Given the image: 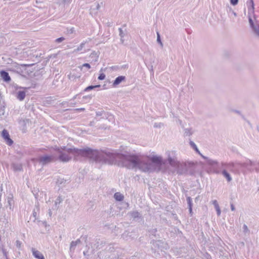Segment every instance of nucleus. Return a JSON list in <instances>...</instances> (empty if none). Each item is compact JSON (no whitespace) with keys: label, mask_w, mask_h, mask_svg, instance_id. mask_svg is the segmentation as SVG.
<instances>
[{"label":"nucleus","mask_w":259,"mask_h":259,"mask_svg":"<svg viewBox=\"0 0 259 259\" xmlns=\"http://www.w3.org/2000/svg\"><path fill=\"white\" fill-rule=\"evenodd\" d=\"M64 151L72 154L75 157L81 156L89 159L91 161L103 164L111 163L113 161V157L109 149L101 151L93 149L89 147L82 149L76 148H67L66 146L60 147Z\"/></svg>","instance_id":"1"},{"label":"nucleus","mask_w":259,"mask_h":259,"mask_svg":"<svg viewBox=\"0 0 259 259\" xmlns=\"http://www.w3.org/2000/svg\"><path fill=\"white\" fill-rule=\"evenodd\" d=\"M109 151L113 155V161L111 163H107L108 164L112 165L117 162L120 167L130 169L139 168L143 171L148 172V163L141 161L137 155L134 154H123L111 149H109Z\"/></svg>","instance_id":"2"},{"label":"nucleus","mask_w":259,"mask_h":259,"mask_svg":"<svg viewBox=\"0 0 259 259\" xmlns=\"http://www.w3.org/2000/svg\"><path fill=\"white\" fill-rule=\"evenodd\" d=\"M30 65L14 63L11 65L9 70L16 72L23 77H26L29 74L27 68Z\"/></svg>","instance_id":"3"},{"label":"nucleus","mask_w":259,"mask_h":259,"mask_svg":"<svg viewBox=\"0 0 259 259\" xmlns=\"http://www.w3.org/2000/svg\"><path fill=\"white\" fill-rule=\"evenodd\" d=\"M57 160V156L54 154H45L38 157L37 162L42 166L48 164Z\"/></svg>","instance_id":"4"},{"label":"nucleus","mask_w":259,"mask_h":259,"mask_svg":"<svg viewBox=\"0 0 259 259\" xmlns=\"http://www.w3.org/2000/svg\"><path fill=\"white\" fill-rule=\"evenodd\" d=\"M223 167H247L249 165H255V163L251 161L250 160H247L245 162H231L229 163H222Z\"/></svg>","instance_id":"5"},{"label":"nucleus","mask_w":259,"mask_h":259,"mask_svg":"<svg viewBox=\"0 0 259 259\" xmlns=\"http://www.w3.org/2000/svg\"><path fill=\"white\" fill-rule=\"evenodd\" d=\"M248 22L252 33L255 36L259 38V21L257 20L256 16L255 18L249 16Z\"/></svg>","instance_id":"6"},{"label":"nucleus","mask_w":259,"mask_h":259,"mask_svg":"<svg viewBox=\"0 0 259 259\" xmlns=\"http://www.w3.org/2000/svg\"><path fill=\"white\" fill-rule=\"evenodd\" d=\"M54 149L57 153L59 154V155L57 157V160H59L60 161L67 162L71 159V157L64 152L60 147L55 146Z\"/></svg>","instance_id":"7"},{"label":"nucleus","mask_w":259,"mask_h":259,"mask_svg":"<svg viewBox=\"0 0 259 259\" xmlns=\"http://www.w3.org/2000/svg\"><path fill=\"white\" fill-rule=\"evenodd\" d=\"M168 164L172 167H175L179 162L178 160L177 155L175 151H168L166 152Z\"/></svg>","instance_id":"8"},{"label":"nucleus","mask_w":259,"mask_h":259,"mask_svg":"<svg viewBox=\"0 0 259 259\" xmlns=\"http://www.w3.org/2000/svg\"><path fill=\"white\" fill-rule=\"evenodd\" d=\"M187 164L186 163H182L180 161L177 164V166L174 167L177 173L179 175H186L187 172Z\"/></svg>","instance_id":"9"},{"label":"nucleus","mask_w":259,"mask_h":259,"mask_svg":"<svg viewBox=\"0 0 259 259\" xmlns=\"http://www.w3.org/2000/svg\"><path fill=\"white\" fill-rule=\"evenodd\" d=\"M150 161L154 164L157 167L161 169V166L165 164L161 156L153 155L150 158Z\"/></svg>","instance_id":"10"},{"label":"nucleus","mask_w":259,"mask_h":259,"mask_svg":"<svg viewBox=\"0 0 259 259\" xmlns=\"http://www.w3.org/2000/svg\"><path fill=\"white\" fill-rule=\"evenodd\" d=\"M151 244L156 248L160 249L161 250L163 249H166L168 248V245L164 242L160 240H152L151 242Z\"/></svg>","instance_id":"11"},{"label":"nucleus","mask_w":259,"mask_h":259,"mask_svg":"<svg viewBox=\"0 0 259 259\" xmlns=\"http://www.w3.org/2000/svg\"><path fill=\"white\" fill-rule=\"evenodd\" d=\"M249 4L250 6H248V18L250 16L251 18H255L256 16L254 14V4L253 0H249Z\"/></svg>","instance_id":"12"},{"label":"nucleus","mask_w":259,"mask_h":259,"mask_svg":"<svg viewBox=\"0 0 259 259\" xmlns=\"http://www.w3.org/2000/svg\"><path fill=\"white\" fill-rule=\"evenodd\" d=\"M2 136L8 145L11 146L13 144V141L10 138L7 130L4 129L2 131Z\"/></svg>","instance_id":"13"},{"label":"nucleus","mask_w":259,"mask_h":259,"mask_svg":"<svg viewBox=\"0 0 259 259\" xmlns=\"http://www.w3.org/2000/svg\"><path fill=\"white\" fill-rule=\"evenodd\" d=\"M100 53L99 52L93 51L89 56L90 60L91 63L94 64H96L97 62L98 61L99 59V55Z\"/></svg>","instance_id":"14"},{"label":"nucleus","mask_w":259,"mask_h":259,"mask_svg":"<svg viewBox=\"0 0 259 259\" xmlns=\"http://www.w3.org/2000/svg\"><path fill=\"white\" fill-rule=\"evenodd\" d=\"M195 174V164L193 162H188L187 164V172L186 175L194 176Z\"/></svg>","instance_id":"15"},{"label":"nucleus","mask_w":259,"mask_h":259,"mask_svg":"<svg viewBox=\"0 0 259 259\" xmlns=\"http://www.w3.org/2000/svg\"><path fill=\"white\" fill-rule=\"evenodd\" d=\"M0 75L2 78L5 82H9L11 81V77L8 72L5 70H1L0 71Z\"/></svg>","instance_id":"16"},{"label":"nucleus","mask_w":259,"mask_h":259,"mask_svg":"<svg viewBox=\"0 0 259 259\" xmlns=\"http://www.w3.org/2000/svg\"><path fill=\"white\" fill-rule=\"evenodd\" d=\"M128 214L134 220H137L139 219H142L143 218L142 214L137 210L131 211Z\"/></svg>","instance_id":"17"},{"label":"nucleus","mask_w":259,"mask_h":259,"mask_svg":"<svg viewBox=\"0 0 259 259\" xmlns=\"http://www.w3.org/2000/svg\"><path fill=\"white\" fill-rule=\"evenodd\" d=\"M126 80V77L125 76H119L117 77L113 81L112 83V86L114 87H116L118 84H119L122 81H124Z\"/></svg>","instance_id":"18"},{"label":"nucleus","mask_w":259,"mask_h":259,"mask_svg":"<svg viewBox=\"0 0 259 259\" xmlns=\"http://www.w3.org/2000/svg\"><path fill=\"white\" fill-rule=\"evenodd\" d=\"M148 172H153L156 171L159 172L160 171V169L157 167L154 164H153L152 162L148 163Z\"/></svg>","instance_id":"19"},{"label":"nucleus","mask_w":259,"mask_h":259,"mask_svg":"<svg viewBox=\"0 0 259 259\" xmlns=\"http://www.w3.org/2000/svg\"><path fill=\"white\" fill-rule=\"evenodd\" d=\"M100 120H98L97 118H95V119L93 121H92L90 122L89 125L90 126H95L97 127L98 128H101V129H106L107 128V126L104 124L103 125H99L98 124V121Z\"/></svg>","instance_id":"20"},{"label":"nucleus","mask_w":259,"mask_h":259,"mask_svg":"<svg viewBox=\"0 0 259 259\" xmlns=\"http://www.w3.org/2000/svg\"><path fill=\"white\" fill-rule=\"evenodd\" d=\"M12 168L15 171H20L22 170V164L18 163H13L12 164Z\"/></svg>","instance_id":"21"},{"label":"nucleus","mask_w":259,"mask_h":259,"mask_svg":"<svg viewBox=\"0 0 259 259\" xmlns=\"http://www.w3.org/2000/svg\"><path fill=\"white\" fill-rule=\"evenodd\" d=\"M17 94V98L20 101H23L26 96V93L24 91H19Z\"/></svg>","instance_id":"22"},{"label":"nucleus","mask_w":259,"mask_h":259,"mask_svg":"<svg viewBox=\"0 0 259 259\" xmlns=\"http://www.w3.org/2000/svg\"><path fill=\"white\" fill-rule=\"evenodd\" d=\"M114 198L116 201H121L124 199L123 195L119 192H116L114 195Z\"/></svg>","instance_id":"23"},{"label":"nucleus","mask_w":259,"mask_h":259,"mask_svg":"<svg viewBox=\"0 0 259 259\" xmlns=\"http://www.w3.org/2000/svg\"><path fill=\"white\" fill-rule=\"evenodd\" d=\"M31 250L33 256L36 258L39 259V257H40V256H42V255H43L40 252L35 250L33 248L31 249Z\"/></svg>","instance_id":"24"},{"label":"nucleus","mask_w":259,"mask_h":259,"mask_svg":"<svg viewBox=\"0 0 259 259\" xmlns=\"http://www.w3.org/2000/svg\"><path fill=\"white\" fill-rule=\"evenodd\" d=\"M222 175L224 176V177L226 178L228 182H231L232 180V177H231L230 175L229 172H227V171L225 169H224L222 171Z\"/></svg>","instance_id":"25"},{"label":"nucleus","mask_w":259,"mask_h":259,"mask_svg":"<svg viewBox=\"0 0 259 259\" xmlns=\"http://www.w3.org/2000/svg\"><path fill=\"white\" fill-rule=\"evenodd\" d=\"M253 162L255 163V165H249L247 167H246V168H247V169L248 170H249L250 172H252V171H253V169L251 168V166H255V165H257L258 166V167H255L254 169H255L256 172H259V161L258 162L253 161Z\"/></svg>","instance_id":"26"},{"label":"nucleus","mask_w":259,"mask_h":259,"mask_svg":"<svg viewBox=\"0 0 259 259\" xmlns=\"http://www.w3.org/2000/svg\"><path fill=\"white\" fill-rule=\"evenodd\" d=\"M100 87H101V85L100 84L95 85H89L84 89L83 92H88V91L92 90L94 89L100 88Z\"/></svg>","instance_id":"27"},{"label":"nucleus","mask_w":259,"mask_h":259,"mask_svg":"<svg viewBox=\"0 0 259 259\" xmlns=\"http://www.w3.org/2000/svg\"><path fill=\"white\" fill-rule=\"evenodd\" d=\"M8 203L9 205V208L10 209H12V202H13V195H10L9 196H8Z\"/></svg>","instance_id":"28"},{"label":"nucleus","mask_w":259,"mask_h":259,"mask_svg":"<svg viewBox=\"0 0 259 259\" xmlns=\"http://www.w3.org/2000/svg\"><path fill=\"white\" fill-rule=\"evenodd\" d=\"M206 162L208 164L210 165H215L218 164V163L217 161L211 159L209 158H208Z\"/></svg>","instance_id":"29"},{"label":"nucleus","mask_w":259,"mask_h":259,"mask_svg":"<svg viewBox=\"0 0 259 259\" xmlns=\"http://www.w3.org/2000/svg\"><path fill=\"white\" fill-rule=\"evenodd\" d=\"M77 244L75 241H72L70 245V251L73 252Z\"/></svg>","instance_id":"30"},{"label":"nucleus","mask_w":259,"mask_h":259,"mask_svg":"<svg viewBox=\"0 0 259 259\" xmlns=\"http://www.w3.org/2000/svg\"><path fill=\"white\" fill-rule=\"evenodd\" d=\"M193 133L191 132V128H185L184 130L185 136H190L192 135Z\"/></svg>","instance_id":"31"},{"label":"nucleus","mask_w":259,"mask_h":259,"mask_svg":"<svg viewBox=\"0 0 259 259\" xmlns=\"http://www.w3.org/2000/svg\"><path fill=\"white\" fill-rule=\"evenodd\" d=\"M157 230L156 228L154 229H150L148 230V232L150 234V235L153 236L154 237H156V233L157 232Z\"/></svg>","instance_id":"32"},{"label":"nucleus","mask_w":259,"mask_h":259,"mask_svg":"<svg viewBox=\"0 0 259 259\" xmlns=\"http://www.w3.org/2000/svg\"><path fill=\"white\" fill-rule=\"evenodd\" d=\"M62 201V199L61 198V196H59L57 199H56V200L55 201V208L56 209H58L59 206H57V205L58 204H60Z\"/></svg>","instance_id":"33"},{"label":"nucleus","mask_w":259,"mask_h":259,"mask_svg":"<svg viewBox=\"0 0 259 259\" xmlns=\"http://www.w3.org/2000/svg\"><path fill=\"white\" fill-rule=\"evenodd\" d=\"M190 145L197 153H199L200 151L194 142L190 141Z\"/></svg>","instance_id":"34"},{"label":"nucleus","mask_w":259,"mask_h":259,"mask_svg":"<svg viewBox=\"0 0 259 259\" xmlns=\"http://www.w3.org/2000/svg\"><path fill=\"white\" fill-rule=\"evenodd\" d=\"M186 200H187V203L188 205V208L192 207L193 204H192V199H191V197H190V196L187 197Z\"/></svg>","instance_id":"35"},{"label":"nucleus","mask_w":259,"mask_h":259,"mask_svg":"<svg viewBox=\"0 0 259 259\" xmlns=\"http://www.w3.org/2000/svg\"><path fill=\"white\" fill-rule=\"evenodd\" d=\"M157 41L160 45L161 48H163V43L161 41L160 36L158 32H157Z\"/></svg>","instance_id":"36"},{"label":"nucleus","mask_w":259,"mask_h":259,"mask_svg":"<svg viewBox=\"0 0 259 259\" xmlns=\"http://www.w3.org/2000/svg\"><path fill=\"white\" fill-rule=\"evenodd\" d=\"M231 111L238 114V115H240L243 119H245L244 116L241 114V112L239 110L236 109H231Z\"/></svg>","instance_id":"37"},{"label":"nucleus","mask_w":259,"mask_h":259,"mask_svg":"<svg viewBox=\"0 0 259 259\" xmlns=\"http://www.w3.org/2000/svg\"><path fill=\"white\" fill-rule=\"evenodd\" d=\"M85 42H82L80 44V45L77 47V48L75 50V51L79 52L81 51L83 48L84 47Z\"/></svg>","instance_id":"38"},{"label":"nucleus","mask_w":259,"mask_h":259,"mask_svg":"<svg viewBox=\"0 0 259 259\" xmlns=\"http://www.w3.org/2000/svg\"><path fill=\"white\" fill-rule=\"evenodd\" d=\"M119 30V35L121 37V41H122V42H123V40L122 39V38L124 37V34H123V31L122 30V29L121 28H119L118 29Z\"/></svg>","instance_id":"39"},{"label":"nucleus","mask_w":259,"mask_h":259,"mask_svg":"<svg viewBox=\"0 0 259 259\" xmlns=\"http://www.w3.org/2000/svg\"><path fill=\"white\" fill-rule=\"evenodd\" d=\"M106 75L104 73L100 74L99 76L98 77V79L100 80H104L105 78Z\"/></svg>","instance_id":"40"},{"label":"nucleus","mask_w":259,"mask_h":259,"mask_svg":"<svg viewBox=\"0 0 259 259\" xmlns=\"http://www.w3.org/2000/svg\"><path fill=\"white\" fill-rule=\"evenodd\" d=\"M59 84V81L58 79L54 80L52 82V85L54 87H58Z\"/></svg>","instance_id":"41"},{"label":"nucleus","mask_w":259,"mask_h":259,"mask_svg":"<svg viewBox=\"0 0 259 259\" xmlns=\"http://www.w3.org/2000/svg\"><path fill=\"white\" fill-rule=\"evenodd\" d=\"M83 67H87L88 69H90L91 68V65L89 63H84L82 65V66H81L80 67H79L80 68V69H81Z\"/></svg>","instance_id":"42"},{"label":"nucleus","mask_w":259,"mask_h":259,"mask_svg":"<svg viewBox=\"0 0 259 259\" xmlns=\"http://www.w3.org/2000/svg\"><path fill=\"white\" fill-rule=\"evenodd\" d=\"M243 230L244 233H246L247 232H249V230L246 224H244L243 226Z\"/></svg>","instance_id":"43"},{"label":"nucleus","mask_w":259,"mask_h":259,"mask_svg":"<svg viewBox=\"0 0 259 259\" xmlns=\"http://www.w3.org/2000/svg\"><path fill=\"white\" fill-rule=\"evenodd\" d=\"M65 39V38L64 37H60L58 38H57L55 40V42L57 43H60L62 41H63Z\"/></svg>","instance_id":"44"},{"label":"nucleus","mask_w":259,"mask_h":259,"mask_svg":"<svg viewBox=\"0 0 259 259\" xmlns=\"http://www.w3.org/2000/svg\"><path fill=\"white\" fill-rule=\"evenodd\" d=\"M230 3L233 6H236L238 3V0H230Z\"/></svg>","instance_id":"45"},{"label":"nucleus","mask_w":259,"mask_h":259,"mask_svg":"<svg viewBox=\"0 0 259 259\" xmlns=\"http://www.w3.org/2000/svg\"><path fill=\"white\" fill-rule=\"evenodd\" d=\"M215 208L216 209L218 215L219 216L221 214V212L220 206H218V207H215Z\"/></svg>","instance_id":"46"},{"label":"nucleus","mask_w":259,"mask_h":259,"mask_svg":"<svg viewBox=\"0 0 259 259\" xmlns=\"http://www.w3.org/2000/svg\"><path fill=\"white\" fill-rule=\"evenodd\" d=\"M21 246V242L19 240L16 241V246L17 248H20Z\"/></svg>","instance_id":"47"},{"label":"nucleus","mask_w":259,"mask_h":259,"mask_svg":"<svg viewBox=\"0 0 259 259\" xmlns=\"http://www.w3.org/2000/svg\"><path fill=\"white\" fill-rule=\"evenodd\" d=\"M212 204H213L214 207H217L218 206H219V205L217 202V201L216 200H213L212 201Z\"/></svg>","instance_id":"48"},{"label":"nucleus","mask_w":259,"mask_h":259,"mask_svg":"<svg viewBox=\"0 0 259 259\" xmlns=\"http://www.w3.org/2000/svg\"><path fill=\"white\" fill-rule=\"evenodd\" d=\"M88 253V251H83V252L84 256L87 258V259H88L89 256V254Z\"/></svg>","instance_id":"49"},{"label":"nucleus","mask_w":259,"mask_h":259,"mask_svg":"<svg viewBox=\"0 0 259 259\" xmlns=\"http://www.w3.org/2000/svg\"><path fill=\"white\" fill-rule=\"evenodd\" d=\"M104 111H99L96 112V116H102L103 113H104Z\"/></svg>","instance_id":"50"},{"label":"nucleus","mask_w":259,"mask_h":259,"mask_svg":"<svg viewBox=\"0 0 259 259\" xmlns=\"http://www.w3.org/2000/svg\"><path fill=\"white\" fill-rule=\"evenodd\" d=\"M68 78L71 79H73V78H76V76H75L73 74H69L68 75Z\"/></svg>","instance_id":"51"},{"label":"nucleus","mask_w":259,"mask_h":259,"mask_svg":"<svg viewBox=\"0 0 259 259\" xmlns=\"http://www.w3.org/2000/svg\"><path fill=\"white\" fill-rule=\"evenodd\" d=\"M230 206L232 211H234L235 210V207L233 203H231Z\"/></svg>","instance_id":"52"},{"label":"nucleus","mask_w":259,"mask_h":259,"mask_svg":"<svg viewBox=\"0 0 259 259\" xmlns=\"http://www.w3.org/2000/svg\"><path fill=\"white\" fill-rule=\"evenodd\" d=\"M81 238H82V239H84L85 242H87V239H88V236L87 235L81 236Z\"/></svg>","instance_id":"53"},{"label":"nucleus","mask_w":259,"mask_h":259,"mask_svg":"<svg viewBox=\"0 0 259 259\" xmlns=\"http://www.w3.org/2000/svg\"><path fill=\"white\" fill-rule=\"evenodd\" d=\"M204 159L206 160V161L207 160L208 157H206V156H205L204 155H203L200 152L199 153H198Z\"/></svg>","instance_id":"54"},{"label":"nucleus","mask_w":259,"mask_h":259,"mask_svg":"<svg viewBox=\"0 0 259 259\" xmlns=\"http://www.w3.org/2000/svg\"><path fill=\"white\" fill-rule=\"evenodd\" d=\"M36 215H37V213L36 211H35V210L33 211V217L34 218V220L33 221H35V220L36 219Z\"/></svg>","instance_id":"55"},{"label":"nucleus","mask_w":259,"mask_h":259,"mask_svg":"<svg viewBox=\"0 0 259 259\" xmlns=\"http://www.w3.org/2000/svg\"><path fill=\"white\" fill-rule=\"evenodd\" d=\"M63 182H64V179H61L60 180L58 179L57 181V183L60 184H62L63 183Z\"/></svg>","instance_id":"56"},{"label":"nucleus","mask_w":259,"mask_h":259,"mask_svg":"<svg viewBox=\"0 0 259 259\" xmlns=\"http://www.w3.org/2000/svg\"><path fill=\"white\" fill-rule=\"evenodd\" d=\"M0 112H2V114H4V106L0 107Z\"/></svg>","instance_id":"57"},{"label":"nucleus","mask_w":259,"mask_h":259,"mask_svg":"<svg viewBox=\"0 0 259 259\" xmlns=\"http://www.w3.org/2000/svg\"><path fill=\"white\" fill-rule=\"evenodd\" d=\"M161 123H159L158 125L157 124V123H155L154 127H161Z\"/></svg>","instance_id":"58"},{"label":"nucleus","mask_w":259,"mask_h":259,"mask_svg":"<svg viewBox=\"0 0 259 259\" xmlns=\"http://www.w3.org/2000/svg\"><path fill=\"white\" fill-rule=\"evenodd\" d=\"M92 97L91 96H85L83 97V99H91Z\"/></svg>","instance_id":"59"},{"label":"nucleus","mask_w":259,"mask_h":259,"mask_svg":"<svg viewBox=\"0 0 259 259\" xmlns=\"http://www.w3.org/2000/svg\"><path fill=\"white\" fill-rule=\"evenodd\" d=\"M75 242H76V244L77 245V244L80 243L81 241H80V239H78L76 241H75Z\"/></svg>","instance_id":"60"},{"label":"nucleus","mask_w":259,"mask_h":259,"mask_svg":"<svg viewBox=\"0 0 259 259\" xmlns=\"http://www.w3.org/2000/svg\"><path fill=\"white\" fill-rule=\"evenodd\" d=\"M49 215L50 217H52V210L51 209H49Z\"/></svg>","instance_id":"61"},{"label":"nucleus","mask_w":259,"mask_h":259,"mask_svg":"<svg viewBox=\"0 0 259 259\" xmlns=\"http://www.w3.org/2000/svg\"><path fill=\"white\" fill-rule=\"evenodd\" d=\"M61 104H62V105H67V106H68V102H65H65H63L61 103Z\"/></svg>","instance_id":"62"},{"label":"nucleus","mask_w":259,"mask_h":259,"mask_svg":"<svg viewBox=\"0 0 259 259\" xmlns=\"http://www.w3.org/2000/svg\"><path fill=\"white\" fill-rule=\"evenodd\" d=\"M75 110H77V111H83V110H84V108H77V109H75Z\"/></svg>","instance_id":"63"},{"label":"nucleus","mask_w":259,"mask_h":259,"mask_svg":"<svg viewBox=\"0 0 259 259\" xmlns=\"http://www.w3.org/2000/svg\"><path fill=\"white\" fill-rule=\"evenodd\" d=\"M189 208V211L190 213L192 214V207H190V208Z\"/></svg>","instance_id":"64"}]
</instances>
